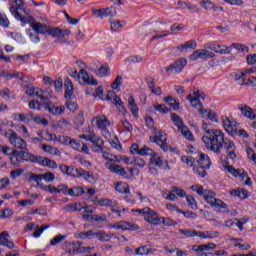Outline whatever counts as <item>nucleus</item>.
I'll use <instances>...</instances> for the list:
<instances>
[{
  "label": "nucleus",
  "instance_id": "obj_62",
  "mask_svg": "<svg viewBox=\"0 0 256 256\" xmlns=\"http://www.w3.org/2000/svg\"><path fill=\"white\" fill-rule=\"evenodd\" d=\"M13 215V210L10 208H5L0 210V219H7Z\"/></svg>",
  "mask_w": 256,
  "mask_h": 256
},
{
  "label": "nucleus",
  "instance_id": "obj_27",
  "mask_svg": "<svg viewBox=\"0 0 256 256\" xmlns=\"http://www.w3.org/2000/svg\"><path fill=\"white\" fill-rule=\"evenodd\" d=\"M0 245H2L3 247H7L8 249L15 248V243H13V241L9 240V233H7V232H2L0 234Z\"/></svg>",
  "mask_w": 256,
  "mask_h": 256
},
{
  "label": "nucleus",
  "instance_id": "obj_18",
  "mask_svg": "<svg viewBox=\"0 0 256 256\" xmlns=\"http://www.w3.org/2000/svg\"><path fill=\"white\" fill-rule=\"evenodd\" d=\"M206 49H210L214 53H219V55H229L231 53V47L216 43L207 44Z\"/></svg>",
  "mask_w": 256,
  "mask_h": 256
},
{
  "label": "nucleus",
  "instance_id": "obj_40",
  "mask_svg": "<svg viewBox=\"0 0 256 256\" xmlns=\"http://www.w3.org/2000/svg\"><path fill=\"white\" fill-rule=\"evenodd\" d=\"M113 101L120 113H122V115H127V109H125V105H123L121 98L119 96H114Z\"/></svg>",
  "mask_w": 256,
  "mask_h": 256
},
{
  "label": "nucleus",
  "instance_id": "obj_29",
  "mask_svg": "<svg viewBox=\"0 0 256 256\" xmlns=\"http://www.w3.org/2000/svg\"><path fill=\"white\" fill-rule=\"evenodd\" d=\"M196 237H200V239H215V237H219L218 231H196Z\"/></svg>",
  "mask_w": 256,
  "mask_h": 256
},
{
  "label": "nucleus",
  "instance_id": "obj_5",
  "mask_svg": "<svg viewBox=\"0 0 256 256\" xmlns=\"http://www.w3.org/2000/svg\"><path fill=\"white\" fill-rule=\"evenodd\" d=\"M92 125L102 131V135L103 137H105V139H111V132H109V127H111V121L107 119V116L100 115L94 117L92 119Z\"/></svg>",
  "mask_w": 256,
  "mask_h": 256
},
{
  "label": "nucleus",
  "instance_id": "obj_24",
  "mask_svg": "<svg viewBox=\"0 0 256 256\" xmlns=\"http://www.w3.org/2000/svg\"><path fill=\"white\" fill-rule=\"evenodd\" d=\"M80 77L84 81L86 85H99V82L95 77L89 75V73L86 72V70H80Z\"/></svg>",
  "mask_w": 256,
  "mask_h": 256
},
{
  "label": "nucleus",
  "instance_id": "obj_8",
  "mask_svg": "<svg viewBox=\"0 0 256 256\" xmlns=\"http://www.w3.org/2000/svg\"><path fill=\"white\" fill-rule=\"evenodd\" d=\"M5 137L8 138V141L14 149H21L23 151H27V142L17 134L14 130H8L5 133Z\"/></svg>",
  "mask_w": 256,
  "mask_h": 256
},
{
  "label": "nucleus",
  "instance_id": "obj_58",
  "mask_svg": "<svg viewBox=\"0 0 256 256\" xmlns=\"http://www.w3.org/2000/svg\"><path fill=\"white\" fill-rule=\"evenodd\" d=\"M179 233L185 237H197V230L193 229H180Z\"/></svg>",
  "mask_w": 256,
  "mask_h": 256
},
{
  "label": "nucleus",
  "instance_id": "obj_19",
  "mask_svg": "<svg viewBox=\"0 0 256 256\" xmlns=\"http://www.w3.org/2000/svg\"><path fill=\"white\" fill-rule=\"evenodd\" d=\"M88 141H90V143H92L95 146V153H101V151H103L104 141L103 138H101V136L96 135L95 132H90V137Z\"/></svg>",
  "mask_w": 256,
  "mask_h": 256
},
{
  "label": "nucleus",
  "instance_id": "obj_9",
  "mask_svg": "<svg viewBox=\"0 0 256 256\" xmlns=\"http://www.w3.org/2000/svg\"><path fill=\"white\" fill-rule=\"evenodd\" d=\"M152 133L154 136L150 137L151 143H156V145H159L162 151H169V146L167 145V133L157 128H152Z\"/></svg>",
  "mask_w": 256,
  "mask_h": 256
},
{
  "label": "nucleus",
  "instance_id": "obj_64",
  "mask_svg": "<svg viewBox=\"0 0 256 256\" xmlns=\"http://www.w3.org/2000/svg\"><path fill=\"white\" fill-rule=\"evenodd\" d=\"M190 189L192 191H196L199 195H202L203 197H205V189L203 188V186H201L200 184H196V185H192L190 187Z\"/></svg>",
  "mask_w": 256,
  "mask_h": 256
},
{
  "label": "nucleus",
  "instance_id": "obj_10",
  "mask_svg": "<svg viewBox=\"0 0 256 256\" xmlns=\"http://www.w3.org/2000/svg\"><path fill=\"white\" fill-rule=\"evenodd\" d=\"M22 23H28L31 29L35 33H38V35H45L49 31V26H47V24L37 22L33 16L26 15L25 18L22 19Z\"/></svg>",
  "mask_w": 256,
  "mask_h": 256
},
{
  "label": "nucleus",
  "instance_id": "obj_12",
  "mask_svg": "<svg viewBox=\"0 0 256 256\" xmlns=\"http://www.w3.org/2000/svg\"><path fill=\"white\" fill-rule=\"evenodd\" d=\"M186 99L190 102L192 107L199 110L201 113V109H203V104L201 103V99H205V93L201 90L193 92V94H189Z\"/></svg>",
  "mask_w": 256,
  "mask_h": 256
},
{
  "label": "nucleus",
  "instance_id": "obj_6",
  "mask_svg": "<svg viewBox=\"0 0 256 256\" xmlns=\"http://www.w3.org/2000/svg\"><path fill=\"white\" fill-rule=\"evenodd\" d=\"M171 120L173 121L174 125L178 128L179 133L185 137L188 141H194L193 133L189 130V127L185 125V122H183V119L179 117V115L172 113L170 115Z\"/></svg>",
  "mask_w": 256,
  "mask_h": 256
},
{
  "label": "nucleus",
  "instance_id": "obj_3",
  "mask_svg": "<svg viewBox=\"0 0 256 256\" xmlns=\"http://www.w3.org/2000/svg\"><path fill=\"white\" fill-rule=\"evenodd\" d=\"M37 163V157L25 150H12L10 158L11 165H19V163Z\"/></svg>",
  "mask_w": 256,
  "mask_h": 256
},
{
  "label": "nucleus",
  "instance_id": "obj_54",
  "mask_svg": "<svg viewBox=\"0 0 256 256\" xmlns=\"http://www.w3.org/2000/svg\"><path fill=\"white\" fill-rule=\"evenodd\" d=\"M200 5L203 9H206V11L215 9V4L211 0H200Z\"/></svg>",
  "mask_w": 256,
  "mask_h": 256
},
{
  "label": "nucleus",
  "instance_id": "obj_25",
  "mask_svg": "<svg viewBox=\"0 0 256 256\" xmlns=\"http://www.w3.org/2000/svg\"><path fill=\"white\" fill-rule=\"evenodd\" d=\"M198 165L200 167H203L205 169H209L211 167V158H209V155L204 154V153H199L198 154V160H197Z\"/></svg>",
  "mask_w": 256,
  "mask_h": 256
},
{
  "label": "nucleus",
  "instance_id": "obj_26",
  "mask_svg": "<svg viewBox=\"0 0 256 256\" xmlns=\"http://www.w3.org/2000/svg\"><path fill=\"white\" fill-rule=\"evenodd\" d=\"M106 167L109 169L111 173H115L116 175H121V177H125V175H127V171L125 170V168L117 164L107 163Z\"/></svg>",
  "mask_w": 256,
  "mask_h": 256
},
{
  "label": "nucleus",
  "instance_id": "obj_41",
  "mask_svg": "<svg viewBox=\"0 0 256 256\" xmlns=\"http://www.w3.org/2000/svg\"><path fill=\"white\" fill-rule=\"evenodd\" d=\"M3 76L6 77L8 80L10 79H20V81H23L25 79V74L23 72H4Z\"/></svg>",
  "mask_w": 256,
  "mask_h": 256
},
{
  "label": "nucleus",
  "instance_id": "obj_43",
  "mask_svg": "<svg viewBox=\"0 0 256 256\" xmlns=\"http://www.w3.org/2000/svg\"><path fill=\"white\" fill-rule=\"evenodd\" d=\"M41 149L45 151V153H49V155H61V152L56 147H53L51 145L42 144Z\"/></svg>",
  "mask_w": 256,
  "mask_h": 256
},
{
  "label": "nucleus",
  "instance_id": "obj_46",
  "mask_svg": "<svg viewBox=\"0 0 256 256\" xmlns=\"http://www.w3.org/2000/svg\"><path fill=\"white\" fill-rule=\"evenodd\" d=\"M170 191L173 193V195L176 194V197H180L181 199L187 197V192L180 187L172 186Z\"/></svg>",
  "mask_w": 256,
  "mask_h": 256
},
{
  "label": "nucleus",
  "instance_id": "obj_53",
  "mask_svg": "<svg viewBox=\"0 0 256 256\" xmlns=\"http://www.w3.org/2000/svg\"><path fill=\"white\" fill-rule=\"evenodd\" d=\"M41 164L44 167H49V169H57V162H55L49 158L42 159Z\"/></svg>",
  "mask_w": 256,
  "mask_h": 256
},
{
  "label": "nucleus",
  "instance_id": "obj_51",
  "mask_svg": "<svg viewBox=\"0 0 256 256\" xmlns=\"http://www.w3.org/2000/svg\"><path fill=\"white\" fill-rule=\"evenodd\" d=\"M238 177H240L241 181H243L245 185H252L251 178H249V175L247 174V172H245V170L240 169Z\"/></svg>",
  "mask_w": 256,
  "mask_h": 256
},
{
  "label": "nucleus",
  "instance_id": "obj_45",
  "mask_svg": "<svg viewBox=\"0 0 256 256\" xmlns=\"http://www.w3.org/2000/svg\"><path fill=\"white\" fill-rule=\"evenodd\" d=\"M222 165L230 175H233V177H239V173H241V169H235V167L227 164V162H222Z\"/></svg>",
  "mask_w": 256,
  "mask_h": 256
},
{
  "label": "nucleus",
  "instance_id": "obj_33",
  "mask_svg": "<svg viewBox=\"0 0 256 256\" xmlns=\"http://www.w3.org/2000/svg\"><path fill=\"white\" fill-rule=\"evenodd\" d=\"M97 203L98 205H100V207H110V209H113V207H117V205H119L117 200H113L109 198H102L98 200Z\"/></svg>",
  "mask_w": 256,
  "mask_h": 256
},
{
  "label": "nucleus",
  "instance_id": "obj_48",
  "mask_svg": "<svg viewBox=\"0 0 256 256\" xmlns=\"http://www.w3.org/2000/svg\"><path fill=\"white\" fill-rule=\"evenodd\" d=\"M125 25V21L114 20L110 22V27L112 31H121L123 27H125Z\"/></svg>",
  "mask_w": 256,
  "mask_h": 256
},
{
  "label": "nucleus",
  "instance_id": "obj_21",
  "mask_svg": "<svg viewBox=\"0 0 256 256\" xmlns=\"http://www.w3.org/2000/svg\"><path fill=\"white\" fill-rule=\"evenodd\" d=\"M239 109L246 119H250L251 121H256V110L247 105H240Z\"/></svg>",
  "mask_w": 256,
  "mask_h": 256
},
{
  "label": "nucleus",
  "instance_id": "obj_39",
  "mask_svg": "<svg viewBox=\"0 0 256 256\" xmlns=\"http://www.w3.org/2000/svg\"><path fill=\"white\" fill-rule=\"evenodd\" d=\"M164 102L167 103L174 111H178L180 109L179 101L177 99L173 98V96H167L164 98Z\"/></svg>",
  "mask_w": 256,
  "mask_h": 256
},
{
  "label": "nucleus",
  "instance_id": "obj_28",
  "mask_svg": "<svg viewBox=\"0 0 256 256\" xmlns=\"http://www.w3.org/2000/svg\"><path fill=\"white\" fill-rule=\"evenodd\" d=\"M128 109L131 111L133 117L137 119L139 117V106L135 102V98L133 96H130L128 98Z\"/></svg>",
  "mask_w": 256,
  "mask_h": 256
},
{
  "label": "nucleus",
  "instance_id": "obj_16",
  "mask_svg": "<svg viewBox=\"0 0 256 256\" xmlns=\"http://www.w3.org/2000/svg\"><path fill=\"white\" fill-rule=\"evenodd\" d=\"M15 6L12 5L10 7V13H12L13 17L17 19V21L23 22V19H25V16H22L19 14V11L23 10V7H25V2L23 0H15Z\"/></svg>",
  "mask_w": 256,
  "mask_h": 256
},
{
  "label": "nucleus",
  "instance_id": "obj_36",
  "mask_svg": "<svg viewBox=\"0 0 256 256\" xmlns=\"http://www.w3.org/2000/svg\"><path fill=\"white\" fill-rule=\"evenodd\" d=\"M197 48V42L195 40H189L185 43L177 46L178 51H185V49H196Z\"/></svg>",
  "mask_w": 256,
  "mask_h": 256
},
{
  "label": "nucleus",
  "instance_id": "obj_7",
  "mask_svg": "<svg viewBox=\"0 0 256 256\" xmlns=\"http://www.w3.org/2000/svg\"><path fill=\"white\" fill-rule=\"evenodd\" d=\"M63 247L66 250L68 255H77L79 253H91L93 251V247H85L83 246V242L76 241V242H65Z\"/></svg>",
  "mask_w": 256,
  "mask_h": 256
},
{
  "label": "nucleus",
  "instance_id": "obj_49",
  "mask_svg": "<svg viewBox=\"0 0 256 256\" xmlns=\"http://www.w3.org/2000/svg\"><path fill=\"white\" fill-rule=\"evenodd\" d=\"M42 100L47 101L49 99H53V90L51 89H40L39 96Z\"/></svg>",
  "mask_w": 256,
  "mask_h": 256
},
{
  "label": "nucleus",
  "instance_id": "obj_47",
  "mask_svg": "<svg viewBox=\"0 0 256 256\" xmlns=\"http://www.w3.org/2000/svg\"><path fill=\"white\" fill-rule=\"evenodd\" d=\"M111 74V70L107 64L102 65L97 71L96 75L98 77H107V75Z\"/></svg>",
  "mask_w": 256,
  "mask_h": 256
},
{
  "label": "nucleus",
  "instance_id": "obj_56",
  "mask_svg": "<svg viewBox=\"0 0 256 256\" xmlns=\"http://www.w3.org/2000/svg\"><path fill=\"white\" fill-rule=\"evenodd\" d=\"M92 15H95V17H98L99 19H105V17H107V12L105 8L93 9Z\"/></svg>",
  "mask_w": 256,
  "mask_h": 256
},
{
  "label": "nucleus",
  "instance_id": "obj_2",
  "mask_svg": "<svg viewBox=\"0 0 256 256\" xmlns=\"http://www.w3.org/2000/svg\"><path fill=\"white\" fill-rule=\"evenodd\" d=\"M75 239H82L83 241H91V239H98L101 242H108L115 237V234L108 233L106 234L104 230H87V231H77L74 234Z\"/></svg>",
  "mask_w": 256,
  "mask_h": 256
},
{
  "label": "nucleus",
  "instance_id": "obj_52",
  "mask_svg": "<svg viewBox=\"0 0 256 256\" xmlns=\"http://www.w3.org/2000/svg\"><path fill=\"white\" fill-rule=\"evenodd\" d=\"M27 35H28L30 41H32V43H39L41 41V38H39V34L35 31H33V29H29L27 31Z\"/></svg>",
  "mask_w": 256,
  "mask_h": 256
},
{
  "label": "nucleus",
  "instance_id": "obj_42",
  "mask_svg": "<svg viewBox=\"0 0 256 256\" xmlns=\"http://www.w3.org/2000/svg\"><path fill=\"white\" fill-rule=\"evenodd\" d=\"M178 5L181 7V9H189V11H193L194 13H199V8L197 7V5H193L185 1H179Z\"/></svg>",
  "mask_w": 256,
  "mask_h": 256
},
{
  "label": "nucleus",
  "instance_id": "obj_22",
  "mask_svg": "<svg viewBox=\"0 0 256 256\" xmlns=\"http://www.w3.org/2000/svg\"><path fill=\"white\" fill-rule=\"evenodd\" d=\"M44 108L52 115H62V113H65V106H55L51 102L44 103Z\"/></svg>",
  "mask_w": 256,
  "mask_h": 256
},
{
  "label": "nucleus",
  "instance_id": "obj_59",
  "mask_svg": "<svg viewBox=\"0 0 256 256\" xmlns=\"http://www.w3.org/2000/svg\"><path fill=\"white\" fill-rule=\"evenodd\" d=\"M0 97H2L4 101H9L13 95L11 94V90H9V88H3L0 90Z\"/></svg>",
  "mask_w": 256,
  "mask_h": 256
},
{
  "label": "nucleus",
  "instance_id": "obj_11",
  "mask_svg": "<svg viewBox=\"0 0 256 256\" xmlns=\"http://www.w3.org/2000/svg\"><path fill=\"white\" fill-rule=\"evenodd\" d=\"M217 194L211 190H205L204 201L211 205V207H218V209H227V205L223 200L217 199Z\"/></svg>",
  "mask_w": 256,
  "mask_h": 256
},
{
  "label": "nucleus",
  "instance_id": "obj_50",
  "mask_svg": "<svg viewBox=\"0 0 256 256\" xmlns=\"http://www.w3.org/2000/svg\"><path fill=\"white\" fill-rule=\"evenodd\" d=\"M162 197L166 199V201H177L179 199L171 190H163Z\"/></svg>",
  "mask_w": 256,
  "mask_h": 256
},
{
  "label": "nucleus",
  "instance_id": "obj_4",
  "mask_svg": "<svg viewBox=\"0 0 256 256\" xmlns=\"http://www.w3.org/2000/svg\"><path fill=\"white\" fill-rule=\"evenodd\" d=\"M59 169L61 173H64V175H69L70 177H83V179H86V181H88V179H91V172L83 170V168H75L73 166L61 164L59 166Z\"/></svg>",
  "mask_w": 256,
  "mask_h": 256
},
{
  "label": "nucleus",
  "instance_id": "obj_60",
  "mask_svg": "<svg viewBox=\"0 0 256 256\" xmlns=\"http://www.w3.org/2000/svg\"><path fill=\"white\" fill-rule=\"evenodd\" d=\"M186 201L190 209H197V200L191 195H186Z\"/></svg>",
  "mask_w": 256,
  "mask_h": 256
},
{
  "label": "nucleus",
  "instance_id": "obj_31",
  "mask_svg": "<svg viewBox=\"0 0 256 256\" xmlns=\"http://www.w3.org/2000/svg\"><path fill=\"white\" fill-rule=\"evenodd\" d=\"M64 86L66 87L64 94L65 99H71L72 95L75 93V88L73 87L71 79L67 78L64 82Z\"/></svg>",
  "mask_w": 256,
  "mask_h": 256
},
{
  "label": "nucleus",
  "instance_id": "obj_44",
  "mask_svg": "<svg viewBox=\"0 0 256 256\" xmlns=\"http://www.w3.org/2000/svg\"><path fill=\"white\" fill-rule=\"evenodd\" d=\"M165 160L163 159V157L159 156V154L154 153L151 157H150V163H152L153 165H155L156 167H163V162Z\"/></svg>",
  "mask_w": 256,
  "mask_h": 256
},
{
  "label": "nucleus",
  "instance_id": "obj_38",
  "mask_svg": "<svg viewBox=\"0 0 256 256\" xmlns=\"http://www.w3.org/2000/svg\"><path fill=\"white\" fill-rule=\"evenodd\" d=\"M155 249L149 248L148 246H140L139 248L135 249L136 255H151L152 253H155Z\"/></svg>",
  "mask_w": 256,
  "mask_h": 256
},
{
  "label": "nucleus",
  "instance_id": "obj_14",
  "mask_svg": "<svg viewBox=\"0 0 256 256\" xmlns=\"http://www.w3.org/2000/svg\"><path fill=\"white\" fill-rule=\"evenodd\" d=\"M109 227L111 229H121L122 231H137L139 229V225L127 221H119L109 225Z\"/></svg>",
  "mask_w": 256,
  "mask_h": 256
},
{
  "label": "nucleus",
  "instance_id": "obj_13",
  "mask_svg": "<svg viewBox=\"0 0 256 256\" xmlns=\"http://www.w3.org/2000/svg\"><path fill=\"white\" fill-rule=\"evenodd\" d=\"M144 221L152 225H161V218L157 215V211L149 207H146V211L144 212Z\"/></svg>",
  "mask_w": 256,
  "mask_h": 256
},
{
  "label": "nucleus",
  "instance_id": "obj_63",
  "mask_svg": "<svg viewBox=\"0 0 256 256\" xmlns=\"http://www.w3.org/2000/svg\"><path fill=\"white\" fill-rule=\"evenodd\" d=\"M141 61H143V57L139 56V55H133V56H129L128 58H126V63H141Z\"/></svg>",
  "mask_w": 256,
  "mask_h": 256
},
{
  "label": "nucleus",
  "instance_id": "obj_32",
  "mask_svg": "<svg viewBox=\"0 0 256 256\" xmlns=\"http://www.w3.org/2000/svg\"><path fill=\"white\" fill-rule=\"evenodd\" d=\"M213 249H217V244L208 243V244L192 246V251H213Z\"/></svg>",
  "mask_w": 256,
  "mask_h": 256
},
{
  "label": "nucleus",
  "instance_id": "obj_17",
  "mask_svg": "<svg viewBox=\"0 0 256 256\" xmlns=\"http://www.w3.org/2000/svg\"><path fill=\"white\" fill-rule=\"evenodd\" d=\"M221 121L227 133L233 134L235 133V131H237V121H235V119L229 118L227 116H222Z\"/></svg>",
  "mask_w": 256,
  "mask_h": 256
},
{
  "label": "nucleus",
  "instance_id": "obj_20",
  "mask_svg": "<svg viewBox=\"0 0 256 256\" xmlns=\"http://www.w3.org/2000/svg\"><path fill=\"white\" fill-rule=\"evenodd\" d=\"M185 67H187V59L180 58L176 60L172 65L167 67L166 71H171L172 73H181Z\"/></svg>",
  "mask_w": 256,
  "mask_h": 256
},
{
  "label": "nucleus",
  "instance_id": "obj_15",
  "mask_svg": "<svg viewBox=\"0 0 256 256\" xmlns=\"http://www.w3.org/2000/svg\"><path fill=\"white\" fill-rule=\"evenodd\" d=\"M215 57V53L205 50V49H198L193 52V54L190 55L191 61H197V59H213Z\"/></svg>",
  "mask_w": 256,
  "mask_h": 256
},
{
  "label": "nucleus",
  "instance_id": "obj_23",
  "mask_svg": "<svg viewBox=\"0 0 256 256\" xmlns=\"http://www.w3.org/2000/svg\"><path fill=\"white\" fill-rule=\"evenodd\" d=\"M200 115L204 119H209L210 121H214V123H218L219 117L217 116V113L213 110L200 108Z\"/></svg>",
  "mask_w": 256,
  "mask_h": 256
},
{
  "label": "nucleus",
  "instance_id": "obj_34",
  "mask_svg": "<svg viewBox=\"0 0 256 256\" xmlns=\"http://www.w3.org/2000/svg\"><path fill=\"white\" fill-rule=\"evenodd\" d=\"M232 197H239V199H247L249 197V191L241 188L230 191Z\"/></svg>",
  "mask_w": 256,
  "mask_h": 256
},
{
  "label": "nucleus",
  "instance_id": "obj_37",
  "mask_svg": "<svg viewBox=\"0 0 256 256\" xmlns=\"http://www.w3.org/2000/svg\"><path fill=\"white\" fill-rule=\"evenodd\" d=\"M68 195L70 197H81V196L85 195V190L81 186H76L74 188L69 189Z\"/></svg>",
  "mask_w": 256,
  "mask_h": 256
},
{
  "label": "nucleus",
  "instance_id": "obj_61",
  "mask_svg": "<svg viewBox=\"0 0 256 256\" xmlns=\"http://www.w3.org/2000/svg\"><path fill=\"white\" fill-rule=\"evenodd\" d=\"M10 22L9 18H7V15L5 13L0 12V27L7 28L9 27Z\"/></svg>",
  "mask_w": 256,
  "mask_h": 256
},
{
  "label": "nucleus",
  "instance_id": "obj_55",
  "mask_svg": "<svg viewBox=\"0 0 256 256\" xmlns=\"http://www.w3.org/2000/svg\"><path fill=\"white\" fill-rule=\"evenodd\" d=\"M65 239H67V235H57L50 240V245H52V247H55L56 245H59V243H61L62 241H65Z\"/></svg>",
  "mask_w": 256,
  "mask_h": 256
},
{
  "label": "nucleus",
  "instance_id": "obj_1",
  "mask_svg": "<svg viewBox=\"0 0 256 256\" xmlns=\"http://www.w3.org/2000/svg\"><path fill=\"white\" fill-rule=\"evenodd\" d=\"M208 134L210 136H203L202 141L209 151H213V153H221V149H226V153L229 159H236L237 154L235 150L237 147L235 143L231 141L229 138H225V134L221 130H208Z\"/></svg>",
  "mask_w": 256,
  "mask_h": 256
},
{
  "label": "nucleus",
  "instance_id": "obj_57",
  "mask_svg": "<svg viewBox=\"0 0 256 256\" xmlns=\"http://www.w3.org/2000/svg\"><path fill=\"white\" fill-rule=\"evenodd\" d=\"M13 148L9 147V146H5V145H0V151L6 155L7 157H9V160L11 161V156L13 155Z\"/></svg>",
  "mask_w": 256,
  "mask_h": 256
},
{
  "label": "nucleus",
  "instance_id": "obj_30",
  "mask_svg": "<svg viewBox=\"0 0 256 256\" xmlns=\"http://www.w3.org/2000/svg\"><path fill=\"white\" fill-rule=\"evenodd\" d=\"M232 77L238 83V85H245V81L247 79V72L244 70H240L238 72L232 73Z\"/></svg>",
  "mask_w": 256,
  "mask_h": 256
},
{
  "label": "nucleus",
  "instance_id": "obj_35",
  "mask_svg": "<svg viewBox=\"0 0 256 256\" xmlns=\"http://www.w3.org/2000/svg\"><path fill=\"white\" fill-rule=\"evenodd\" d=\"M115 189L118 193H125L126 195L131 193V188L126 182H117L115 184Z\"/></svg>",
  "mask_w": 256,
  "mask_h": 256
}]
</instances>
